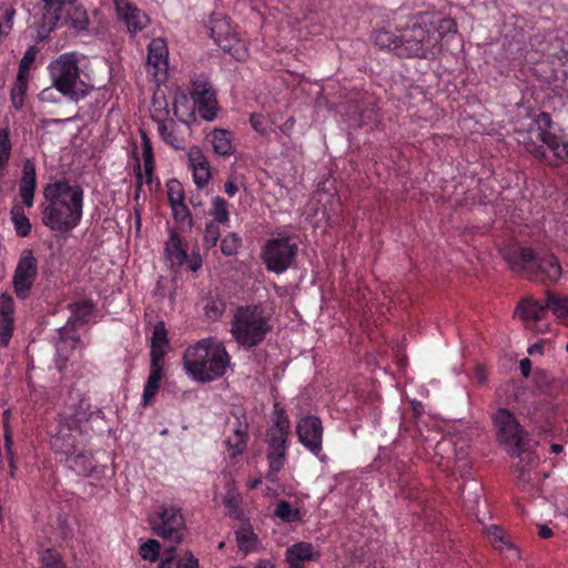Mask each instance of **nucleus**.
Here are the masks:
<instances>
[{"mask_svg":"<svg viewBox=\"0 0 568 568\" xmlns=\"http://www.w3.org/2000/svg\"><path fill=\"white\" fill-rule=\"evenodd\" d=\"M45 205L42 222L52 231L68 233L81 221L83 213V189L70 184L65 179L44 186Z\"/></svg>","mask_w":568,"mask_h":568,"instance_id":"obj_1","label":"nucleus"},{"mask_svg":"<svg viewBox=\"0 0 568 568\" xmlns=\"http://www.w3.org/2000/svg\"><path fill=\"white\" fill-rule=\"evenodd\" d=\"M503 257L517 275L544 285L557 283L562 268L557 256L550 252H537L531 247L515 246L504 252Z\"/></svg>","mask_w":568,"mask_h":568,"instance_id":"obj_2","label":"nucleus"},{"mask_svg":"<svg viewBox=\"0 0 568 568\" xmlns=\"http://www.w3.org/2000/svg\"><path fill=\"white\" fill-rule=\"evenodd\" d=\"M230 356L223 343L204 338L185 349L183 365L193 379L212 382L223 376L230 366Z\"/></svg>","mask_w":568,"mask_h":568,"instance_id":"obj_3","label":"nucleus"},{"mask_svg":"<svg viewBox=\"0 0 568 568\" xmlns=\"http://www.w3.org/2000/svg\"><path fill=\"white\" fill-rule=\"evenodd\" d=\"M520 142L528 153L542 161H547V148L554 158V161H548L550 165L556 166L559 161H568V139L552 131L551 115L547 112H540L535 118L534 125Z\"/></svg>","mask_w":568,"mask_h":568,"instance_id":"obj_4","label":"nucleus"},{"mask_svg":"<svg viewBox=\"0 0 568 568\" xmlns=\"http://www.w3.org/2000/svg\"><path fill=\"white\" fill-rule=\"evenodd\" d=\"M53 88L71 101L79 102L93 89L87 81V74L79 67L75 52L60 54L48 65Z\"/></svg>","mask_w":568,"mask_h":568,"instance_id":"obj_5","label":"nucleus"},{"mask_svg":"<svg viewBox=\"0 0 568 568\" xmlns=\"http://www.w3.org/2000/svg\"><path fill=\"white\" fill-rule=\"evenodd\" d=\"M271 317L261 305L239 306L231 321V334L245 348L260 345L272 331Z\"/></svg>","mask_w":568,"mask_h":568,"instance_id":"obj_6","label":"nucleus"},{"mask_svg":"<svg viewBox=\"0 0 568 568\" xmlns=\"http://www.w3.org/2000/svg\"><path fill=\"white\" fill-rule=\"evenodd\" d=\"M398 42L394 53L399 58L433 60L440 51V36L433 23L418 24L398 30Z\"/></svg>","mask_w":568,"mask_h":568,"instance_id":"obj_7","label":"nucleus"},{"mask_svg":"<svg viewBox=\"0 0 568 568\" xmlns=\"http://www.w3.org/2000/svg\"><path fill=\"white\" fill-rule=\"evenodd\" d=\"M272 424L266 430L267 450L266 456L268 460V471L266 479L270 481H277V474L283 469L286 460V443L290 434V419L283 407L278 403L274 404V409L271 417Z\"/></svg>","mask_w":568,"mask_h":568,"instance_id":"obj_8","label":"nucleus"},{"mask_svg":"<svg viewBox=\"0 0 568 568\" xmlns=\"http://www.w3.org/2000/svg\"><path fill=\"white\" fill-rule=\"evenodd\" d=\"M173 115L170 116L168 103L163 109H156L151 114L152 121L158 125V132L163 142L174 150H184L190 142L192 129L187 121L179 118L176 102L173 104Z\"/></svg>","mask_w":568,"mask_h":568,"instance_id":"obj_9","label":"nucleus"},{"mask_svg":"<svg viewBox=\"0 0 568 568\" xmlns=\"http://www.w3.org/2000/svg\"><path fill=\"white\" fill-rule=\"evenodd\" d=\"M298 252L295 236L278 235L268 239L261 248V260L265 268L275 274H282L294 264Z\"/></svg>","mask_w":568,"mask_h":568,"instance_id":"obj_10","label":"nucleus"},{"mask_svg":"<svg viewBox=\"0 0 568 568\" xmlns=\"http://www.w3.org/2000/svg\"><path fill=\"white\" fill-rule=\"evenodd\" d=\"M493 423L497 429V440L510 456H520L528 444V433L520 426L515 415L499 408L493 415Z\"/></svg>","mask_w":568,"mask_h":568,"instance_id":"obj_11","label":"nucleus"},{"mask_svg":"<svg viewBox=\"0 0 568 568\" xmlns=\"http://www.w3.org/2000/svg\"><path fill=\"white\" fill-rule=\"evenodd\" d=\"M152 531L174 545L180 544L186 532V525L181 509L173 505H162L149 520Z\"/></svg>","mask_w":568,"mask_h":568,"instance_id":"obj_12","label":"nucleus"},{"mask_svg":"<svg viewBox=\"0 0 568 568\" xmlns=\"http://www.w3.org/2000/svg\"><path fill=\"white\" fill-rule=\"evenodd\" d=\"M323 432L322 420L317 416H305L296 423V435L300 443L317 456L321 462H326L327 456L321 455Z\"/></svg>","mask_w":568,"mask_h":568,"instance_id":"obj_13","label":"nucleus"},{"mask_svg":"<svg viewBox=\"0 0 568 568\" xmlns=\"http://www.w3.org/2000/svg\"><path fill=\"white\" fill-rule=\"evenodd\" d=\"M226 427L232 433L229 435L225 444L231 457L241 455L248 442V419L247 414L243 408L234 409L231 412L226 420Z\"/></svg>","mask_w":568,"mask_h":568,"instance_id":"obj_14","label":"nucleus"},{"mask_svg":"<svg viewBox=\"0 0 568 568\" xmlns=\"http://www.w3.org/2000/svg\"><path fill=\"white\" fill-rule=\"evenodd\" d=\"M38 275V261L31 250L21 253L13 275V286L19 298H26Z\"/></svg>","mask_w":568,"mask_h":568,"instance_id":"obj_15","label":"nucleus"},{"mask_svg":"<svg viewBox=\"0 0 568 568\" xmlns=\"http://www.w3.org/2000/svg\"><path fill=\"white\" fill-rule=\"evenodd\" d=\"M191 97L197 105L199 114L206 121L216 116L217 100L216 92L206 80L196 79L192 82Z\"/></svg>","mask_w":568,"mask_h":568,"instance_id":"obj_16","label":"nucleus"},{"mask_svg":"<svg viewBox=\"0 0 568 568\" xmlns=\"http://www.w3.org/2000/svg\"><path fill=\"white\" fill-rule=\"evenodd\" d=\"M119 19H121L130 33L142 31L149 23L148 16L129 0H113Z\"/></svg>","mask_w":568,"mask_h":568,"instance_id":"obj_17","label":"nucleus"},{"mask_svg":"<svg viewBox=\"0 0 568 568\" xmlns=\"http://www.w3.org/2000/svg\"><path fill=\"white\" fill-rule=\"evenodd\" d=\"M59 339L55 344L57 349V368L59 372H63L67 367V363L70 358L71 353L80 344V336L72 327L63 326L59 331Z\"/></svg>","mask_w":568,"mask_h":568,"instance_id":"obj_18","label":"nucleus"},{"mask_svg":"<svg viewBox=\"0 0 568 568\" xmlns=\"http://www.w3.org/2000/svg\"><path fill=\"white\" fill-rule=\"evenodd\" d=\"M189 168L197 187H204L212 178L211 164L199 146H191L187 154Z\"/></svg>","mask_w":568,"mask_h":568,"instance_id":"obj_19","label":"nucleus"},{"mask_svg":"<svg viewBox=\"0 0 568 568\" xmlns=\"http://www.w3.org/2000/svg\"><path fill=\"white\" fill-rule=\"evenodd\" d=\"M14 302L13 298L3 293L0 295V347L9 346L14 332Z\"/></svg>","mask_w":568,"mask_h":568,"instance_id":"obj_20","label":"nucleus"},{"mask_svg":"<svg viewBox=\"0 0 568 568\" xmlns=\"http://www.w3.org/2000/svg\"><path fill=\"white\" fill-rule=\"evenodd\" d=\"M43 2V23L44 32H51L58 28L61 22V14L65 10H71L78 0H41Z\"/></svg>","mask_w":568,"mask_h":568,"instance_id":"obj_21","label":"nucleus"},{"mask_svg":"<svg viewBox=\"0 0 568 568\" xmlns=\"http://www.w3.org/2000/svg\"><path fill=\"white\" fill-rule=\"evenodd\" d=\"M148 72L158 77L160 72L168 69V47L162 38L153 39L148 47Z\"/></svg>","mask_w":568,"mask_h":568,"instance_id":"obj_22","label":"nucleus"},{"mask_svg":"<svg viewBox=\"0 0 568 568\" xmlns=\"http://www.w3.org/2000/svg\"><path fill=\"white\" fill-rule=\"evenodd\" d=\"M517 313L527 327L536 329L537 324L546 318L547 308L545 303L527 297L519 303Z\"/></svg>","mask_w":568,"mask_h":568,"instance_id":"obj_23","label":"nucleus"},{"mask_svg":"<svg viewBox=\"0 0 568 568\" xmlns=\"http://www.w3.org/2000/svg\"><path fill=\"white\" fill-rule=\"evenodd\" d=\"M36 187V165L31 160H26L22 166V175L19 183V194L27 207H31L33 205Z\"/></svg>","mask_w":568,"mask_h":568,"instance_id":"obj_24","label":"nucleus"},{"mask_svg":"<svg viewBox=\"0 0 568 568\" xmlns=\"http://www.w3.org/2000/svg\"><path fill=\"white\" fill-rule=\"evenodd\" d=\"M165 255L171 266H182L187 261V244L174 230L170 232L169 241L165 244Z\"/></svg>","mask_w":568,"mask_h":568,"instance_id":"obj_25","label":"nucleus"},{"mask_svg":"<svg viewBox=\"0 0 568 568\" xmlns=\"http://www.w3.org/2000/svg\"><path fill=\"white\" fill-rule=\"evenodd\" d=\"M214 153L221 156H230L234 153L233 133L225 129H214L207 135Z\"/></svg>","mask_w":568,"mask_h":568,"instance_id":"obj_26","label":"nucleus"},{"mask_svg":"<svg viewBox=\"0 0 568 568\" xmlns=\"http://www.w3.org/2000/svg\"><path fill=\"white\" fill-rule=\"evenodd\" d=\"M210 34L224 51L230 52L232 50L235 38L230 31L229 22L225 19L214 20L210 28Z\"/></svg>","mask_w":568,"mask_h":568,"instance_id":"obj_27","label":"nucleus"},{"mask_svg":"<svg viewBox=\"0 0 568 568\" xmlns=\"http://www.w3.org/2000/svg\"><path fill=\"white\" fill-rule=\"evenodd\" d=\"M69 27L77 31H83L89 26V17L87 10L80 6L73 4L71 10H65L61 14V22L58 27Z\"/></svg>","mask_w":568,"mask_h":568,"instance_id":"obj_28","label":"nucleus"},{"mask_svg":"<svg viewBox=\"0 0 568 568\" xmlns=\"http://www.w3.org/2000/svg\"><path fill=\"white\" fill-rule=\"evenodd\" d=\"M94 308V304L91 300H81L69 305L71 316L69 317L65 326L75 329L79 324L88 322Z\"/></svg>","mask_w":568,"mask_h":568,"instance_id":"obj_29","label":"nucleus"},{"mask_svg":"<svg viewBox=\"0 0 568 568\" xmlns=\"http://www.w3.org/2000/svg\"><path fill=\"white\" fill-rule=\"evenodd\" d=\"M320 558V552L315 550L311 542L300 541L290 546L285 551V559L294 561H314Z\"/></svg>","mask_w":568,"mask_h":568,"instance_id":"obj_30","label":"nucleus"},{"mask_svg":"<svg viewBox=\"0 0 568 568\" xmlns=\"http://www.w3.org/2000/svg\"><path fill=\"white\" fill-rule=\"evenodd\" d=\"M70 468L81 476H91L95 465L91 453L81 452L68 457Z\"/></svg>","mask_w":568,"mask_h":568,"instance_id":"obj_31","label":"nucleus"},{"mask_svg":"<svg viewBox=\"0 0 568 568\" xmlns=\"http://www.w3.org/2000/svg\"><path fill=\"white\" fill-rule=\"evenodd\" d=\"M519 457V460L515 465L517 473V480L523 484L530 481V470L537 465L538 458L532 453H528L527 449Z\"/></svg>","mask_w":568,"mask_h":568,"instance_id":"obj_32","label":"nucleus"},{"mask_svg":"<svg viewBox=\"0 0 568 568\" xmlns=\"http://www.w3.org/2000/svg\"><path fill=\"white\" fill-rule=\"evenodd\" d=\"M546 301L545 307L551 311L552 314L558 318H566L568 315V298L560 296L549 290L545 292Z\"/></svg>","mask_w":568,"mask_h":568,"instance_id":"obj_33","label":"nucleus"},{"mask_svg":"<svg viewBox=\"0 0 568 568\" xmlns=\"http://www.w3.org/2000/svg\"><path fill=\"white\" fill-rule=\"evenodd\" d=\"M163 376V367H152L150 366V375L144 385L143 389V404L146 406L151 404L155 394L160 388V383Z\"/></svg>","mask_w":568,"mask_h":568,"instance_id":"obj_34","label":"nucleus"},{"mask_svg":"<svg viewBox=\"0 0 568 568\" xmlns=\"http://www.w3.org/2000/svg\"><path fill=\"white\" fill-rule=\"evenodd\" d=\"M90 407L87 399H81L74 410L65 417L68 428H80L82 423L88 422L92 414Z\"/></svg>","mask_w":568,"mask_h":568,"instance_id":"obj_35","label":"nucleus"},{"mask_svg":"<svg viewBox=\"0 0 568 568\" xmlns=\"http://www.w3.org/2000/svg\"><path fill=\"white\" fill-rule=\"evenodd\" d=\"M11 220L18 236L26 237L31 233V223L29 217L24 214L21 205H13L11 209Z\"/></svg>","mask_w":568,"mask_h":568,"instance_id":"obj_36","label":"nucleus"},{"mask_svg":"<svg viewBox=\"0 0 568 568\" xmlns=\"http://www.w3.org/2000/svg\"><path fill=\"white\" fill-rule=\"evenodd\" d=\"M16 9L12 4L0 1V42L11 32Z\"/></svg>","mask_w":568,"mask_h":568,"instance_id":"obj_37","label":"nucleus"},{"mask_svg":"<svg viewBox=\"0 0 568 568\" xmlns=\"http://www.w3.org/2000/svg\"><path fill=\"white\" fill-rule=\"evenodd\" d=\"M275 517L281 519L283 523H295L302 519V515L298 508H294L291 503L281 500L274 510Z\"/></svg>","mask_w":568,"mask_h":568,"instance_id":"obj_38","label":"nucleus"},{"mask_svg":"<svg viewBox=\"0 0 568 568\" xmlns=\"http://www.w3.org/2000/svg\"><path fill=\"white\" fill-rule=\"evenodd\" d=\"M28 80L29 77L17 74V79L11 89V102L16 109H21L24 104Z\"/></svg>","mask_w":568,"mask_h":568,"instance_id":"obj_39","label":"nucleus"},{"mask_svg":"<svg viewBox=\"0 0 568 568\" xmlns=\"http://www.w3.org/2000/svg\"><path fill=\"white\" fill-rule=\"evenodd\" d=\"M209 213L213 216L212 222H215L216 224H226L230 221L227 202L221 196H215L213 199L212 207Z\"/></svg>","mask_w":568,"mask_h":568,"instance_id":"obj_40","label":"nucleus"},{"mask_svg":"<svg viewBox=\"0 0 568 568\" xmlns=\"http://www.w3.org/2000/svg\"><path fill=\"white\" fill-rule=\"evenodd\" d=\"M373 41L375 45H377L381 49H389L394 52V48L396 44H399L398 42V32H392L386 29H379L374 32L373 34Z\"/></svg>","mask_w":568,"mask_h":568,"instance_id":"obj_41","label":"nucleus"},{"mask_svg":"<svg viewBox=\"0 0 568 568\" xmlns=\"http://www.w3.org/2000/svg\"><path fill=\"white\" fill-rule=\"evenodd\" d=\"M74 443L75 438L73 435H61L60 433L51 440V445L55 452L70 456L74 453Z\"/></svg>","mask_w":568,"mask_h":568,"instance_id":"obj_42","label":"nucleus"},{"mask_svg":"<svg viewBox=\"0 0 568 568\" xmlns=\"http://www.w3.org/2000/svg\"><path fill=\"white\" fill-rule=\"evenodd\" d=\"M236 541L241 550L248 552L254 549L256 544V536L251 527H241L236 531Z\"/></svg>","mask_w":568,"mask_h":568,"instance_id":"obj_43","label":"nucleus"},{"mask_svg":"<svg viewBox=\"0 0 568 568\" xmlns=\"http://www.w3.org/2000/svg\"><path fill=\"white\" fill-rule=\"evenodd\" d=\"M242 245V239L236 233H227L221 242V251L225 256L235 255Z\"/></svg>","mask_w":568,"mask_h":568,"instance_id":"obj_44","label":"nucleus"},{"mask_svg":"<svg viewBox=\"0 0 568 568\" xmlns=\"http://www.w3.org/2000/svg\"><path fill=\"white\" fill-rule=\"evenodd\" d=\"M161 545L155 539H149L140 546L139 554L144 560L156 561L160 556Z\"/></svg>","mask_w":568,"mask_h":568,"instance_id":"obj_45","label":"nucleus"},{"mask_svg":"<svg viewBox=\"0 0 568 568\" xmlns=\"http://www.w3.org/2000/svg\"><path fill=\"white\" fill-rule=\"evenodd\" d=\"M166 189H168V201H169L170 205L184 202V199H185L184 189L178 180H175V179L170 180L166 183Z\"/></svg>","mask_w":568,"mask_h":568,"instance_id":"obj_46","label":"nucleus"},{"mask_svg":"<svg viewBox=\"0 0 568 568\" xmlns=\"http://www.w3.org/2000/svg\"><path fill=\"white\" fill-rule=\"evenodd\" d=\"M11 155V142L8 129H0V166H7Z\"/></svg>","mask_w":568,"mask_h":568,"instance_id":"obj_47","label":"nucleus"},{"mask_svg":"<svg viewBox=\"0 0 568 568\" xmlns=\"http://www.w3.org/2000/svg\"><path fill=\"white\" fill-rule=\"evenodd\" d=\"M41 568H68L59 554L47 549L41 556Z\"/></svg>","mask_w":568,"mask_h":568,"instance_id":"obj_48","label":"nucleus"},{"mask_svg":"<svg viewBox=\"0 0 568 568\" xmlns=\"http://www.w3.org/2000/svg\"><path fill=\"white\" fill-rule=\"evenodd\" d=\"M221 236L220 224L209 222L204 232V245L207 248L214 247Z\"/></svg>","mask_w":568,"mask_h":568,"instance_id":"obj_49","label":"nucleus"},{"mask_svg":"<svg viewBox=\"0 0 568 568\" xmlns=\"http://www.w3.org/2000/svg\"><path fill=\"white\" fill-rule=\"evenodd\" d=\"M170 206L172 209L173 217L175 219V221L180 223H186L190 227L192 226V215L184 202L173 204Z\"/></svg>","mask_w":568,"mask_h":568,"instance_id":"obj_50","label":"nucleus"},{"mask_svg":"<svg viewBox=\"0 0 568 568\" xmlns=\"http://www.w3.org/2000/svg\"><path fill=\"white\" fill-rule=\"evenodd\" d=\"M169 344L168 331L164 322H158L153 327L151 345L166 346Z\"/></svg>","mask_w":568,"mask_h":568,"instance_id":"obj_51","label":"nucleus"},{"mask_svg":"<svg viewBox=\"0 0 568 568\" xmlns=\"http://www.w3.org/2000/svg\"><path fill=\"white\" fill-rule=\"evenodd\" d=\"M36 55H37V49L34 47H31L27 50V52L24 53V55L22 57V59L20 60V63H19V70H18L19 75L29 77V70L36 60Z\"/></svg>","mask_w":568,"mask_h":568,"instance_id":"obj_52","label":"nucleus"},{"mask_svg":"<svg viewBox=\"0 0 568 568\" xmlns=\"http://www.w3.org/2000/svg\"><path fill=\"white\" fill-rule=\"evenodd\" d=\"M435 32H437L440 36V39L444 37L445 33H455L457 32V26L456 22L450 18H444L438 21V24L435 26Z\"/></svg>","mask_w":568,"mask_h":568,"instance_id":"obj_53","label":"nucleus"},{"mask_svg":"<svg viewBox=\"0 0 568 568\" xmlns=\"http://www.w3.org/2000/svg\"><path fill=\"white\" fill-rule=\"evenodd\" d=\"M224 308L225 306L222 302L211 301L205 305L204 311L210 318L217 320L223 314Z\"/></svg>","mask_w":568,"mask_h":568,"instance_id":"obj_54","label":"nucleus"},{"mask_svg":"<svg viewBox=\"0 0 568 568\" xmlns=\"http://www.w3.org/2000/svg\"><path fill=\"white\" fill-rule=\"evenodd\" d=\"M175 562V547H169L163 551V558L161 559L158 568H176Z\"/></svg>","mask_w":568,"mask_h":568,"instance_id":"obj_55","label":"nucleus"},{"mask_svg":"<svg viewBox=\"0 0 568 568\" xmlns=\"http://www.w3.org/2000/svg\"><path fill=\"white\" fill-rule=\"evenodd\" d=\"M165 346L151 345L150 357L152 367H162V362L164 359Z\"/></svg>","mask_w":568,"mask_h":568,"instance_id":"obj_56","label":"nucleus"},{"mask_svg":"<svg viewBox=\"0 0 568 568\" xmlns=\"http://www.w3.org/2000/svg\"><path fill=\"white\" fill-rule=\"evenodd\" d=\"M143 161L154 160L152 143L148 134L141 130Z\"/></svg>","mask_w":568,"mask_h":568,"instance_id":"obj_57","label":"nucleus"},{"mask_svg":"<svg viewBox=\"0 0 568 568\" xmlns=\"http://www.w3.org/2000/svg\"><path fill=\"white\" fill-rule=\"evenodd\" d=\"M250 123L254 131L260 133L261 135L266 134V126H265V119L264 115L261 113H253L250 116Z\"/></svg>","mask_w":568,"mask_h":568,"instance_id":"obj_58","label":"nucleus"},{"mask_svg":"<svg viewBox=\"0 0 568 568\" xmlns=\"http://www.w3.org/2000/svg\"><path fill=\"white\" fill-rule=\"evenodd\" d=\"M38 97L39 100L43 103H54L59 101L58 91L53 88V85L43 89Z\"/></svg>","mask_w":568,"mask_h":568,"instance_id":"obj_59","label":"nucleus"},{"mask_svg":"<svg viewBox=\"0 0 568 568\" xmlns=\"http://www.w3.org/2000/svg\"><path fill=\"white\" fill-rule=\"evenodd\" d=\"M377 121L376 112L374 109L366 110L359 114L357 126H366L375 124Z\"/></svg>","mask_w":568,"mask_h":568,"instance_id":"obj_60","label":"nucleus"},{"mask_svg":"<svg viewBox=\"0 0 568 568\" xmlns=\"http://www.w3.org/2000/svg\"><path fill=\"white\" fill-rule=\"evenodd\" d=\"M223 504L230 510H237L240 505V497L234 493H227L223 498Z\"/></svg>","mask_w":568,"mask_h":568,"instance_id":"obj_61","label":"nucleus"},{"mask_svg":"<svg viewBox=\"0 0 568 568\" xmlns=\"http://www.w3.org/2000/svg\"><path fill=\"white\" fill-rule=\"evenodd\" d=\"M187 267L192 272H196L197 270H200L202 267V258L199 253L192 254V256L189 261Z\"/></svg>","mask_w":568,"mask_h":568,"instance_id":"obj_62","label":"nucleus"},{"mask_svg":"<svg viewBox=\"0 0 568 568\" xmlns=\"http://www.w3.org/2000/svg\"><path fill=\"white\" fill-rule=\"evenodd\" d=\"M519 368L524 377H528L531 373V362L529 358H524L519 363Z\"/></svg>","mask_w":568,"mask_h":568,"instance_id":"obj_63","label":"nucleus"},{"mask_svg":"<svg viewBox=\"0 0 568 568\" xmlns=\"http://www.w3.org/2000/svg\"><path fill=\"white\" fill-rule=\"evenodd\" d=\"M176 568H199L197 559L191 554L184 564L178 562Z\"/></svg>","mask_w":568,"mask_h":568,"instance_id":"obj_64","label":"nucleus"}]
</instances>
